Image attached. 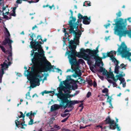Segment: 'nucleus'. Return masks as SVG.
Returning a JSON list of instances; mask_svg holds the SVG:
<instances>
[{"mask_svg": "<svg viewBox=\"0 0 131 131\" xmlns=\"http://www.w3.org/2000/svg\"><path fill=\"white\" fill-rule=\"evenodd\" d=\"M34 42L31 41L30 43L31 48H34L36 50H38L39 53H36L34 55L35 57L33 59L32 62L38 67L35 69L33 76L31 79V82L34 85V87L36 86H39L40 85L39 82L42 80L43 77L42 74L41 73L42 72V66L43 62H45L47 65L50 68H53L54 66L51 65L50 63L46 59L44 56V51L42 49L41 45L38 43L35 45Z\"/></svg>", "mask_w": 131, "mask_h": 131, "instance_id": "1", "label": "nucleus"}, {"mask_svg": "<svg viewBox=\"0 0 131 131\" xmlns=\"http://www.w3.org/2000/svg\"><path fill=\"white\" fill-rule=\"evenodd\" d=\"M3 26L4 28V32L5 33V40L3 42V44L4 45H5L7 43L9 46L10 50V51L7 50L5 51L4 48L2 46L0 45V48L6 54H8V57L7 58V60H6L3 64H1L2 67L1 70L0 71V77H2L3 74L4 73V70L7 69L8 66H10L11 64V60L12 58V46L11 43L13 42V41L10 39V35L8 29L5 27L4 24H3Z\"/></svg>", "mask_w": 131, "mask_h": 131, "instance_id": "2", "label": "nucleus"}, {"mask_svg": "<svg viewBox=\"0 0 131 131\" xmlns=\"http://www.w3.org/2000/svg\"><path fill=\"white\" fill-rule=\"evenodd\" d=\"M113 25H115L114 29V33L119 36L120 40L121 37L126 36L127 34L131 38V30H127L126 26L127 24L126 19H124L121 18H119L118 21Z\"/></svg>", "mask_w": 131, "mask_h": 131, "instance_id": "3", "label": "nucleus"}, {"mask_svg": "<svg viewBox=\"0 0 131 131\" xmlns=\"http://www.w3.org/2000/svg\"><path fill=\"white\" fill-rule=\"evenodd\" d=\"M71 20L69 21V24L70 28V33H73L75 37L74 41L71 40L69 42V48L70 49H75L76 48V46L75 45L79 43V39L81 34V33L79 30H77L76 31L74 30V28L77 29L78 24L75 23L76 20L75 18L72 16L70 17Z\"/></svg>", "mask_w": 131, "mask_h": 131, "instance_id": "4", "label": "nucleus"}, {"mask_svg": "<svg viewBox=\"0 0 131 131\" xmlns=\"http://www.w3.org/2000/svg\"><path fill=\"white\" fill-rule=\"evenodd\" d=\"M71 51L67 52L65 56L68 54V58L69 59V62L71 65V68L73 71L75 72V73L73 74L72 76L74 78L80 76L81 75V73L79 69L78 64L77 63L74 64L75 62V56L76 55V50L75 49H71Z\"/></svg>", "mask_w": 131, "mask_h": 131, "instance_id": "5", "label": "nucleus"}, {"mask_svg": "<svg viewBox=\"0 0 131 131\" xmlns=\"http://www.w3.org/2000/svg\"><path fill=\"white\" fill-rule=\"evenodd\" d=\"M99 46L96 48V50H91L89 49H87L84 50L83 49L84 51L81 52H77L76 51V56L79 58H81L85 60L89 61L92 59V56H93L99 52Z\"/></svg>", "mask_w": 131, "mask_h": 131, "instance_id": "6", "label": "nucleus"}, {"mask_svg": "<svg viewBox=\"0 0 131 131\" xmlns=\"http://www.w3.org/2000/svg\"><path fill=\"white\" fill-rule=\"evenodd\" d=\"M74 80L71 78V75H68L66 77V80L64 81H61L59 87L58 88L59 91L61 92L63 90L64 93H70V89L71 85L70 84L74 82Z\"/></svg>", "mask_w": 131, "mask_h": 131, "instance_id": "7", "label": "nucleus"}, {"mask_svg": "<svg viewBox=\"0 0 131 131\" xmlns=\"http://www.w3.org/2000/svg\"><path fill=\"white\" fill-rule=\"evenodd\" d=\"M117 52L119 54H121L123 58H126L130 61H131V59L130 57H131V52H130V50L129 48H127L124 42L122 43L120 46H119Z\"/></svg>", "mask_w": 131, "mask_h": 131, "instance_id": "8", "label": "nucleus"}, {"mask_svg": "<svg viewBox=\"0 0 131 131\" xmlns=\"http://www.w3.org/2000/svg\"><path fill=\"white\" fill-rule=\"evenodd\" d=\"M17 6L13 8L12 10V12L10 14L8 13L9 10L7 6L6 7H3V18L6 19H10L11 18V16H16L15 10L16 7Z\"/></svg>", "mask_w": 131, "mask_h": 131, "instance_id": "9", "label": "nucleus"}, {"mask_svg": "<svg viewBox=\"0 0 131 131\" xmlns=\"http://www.w3.org/2000/svg\"><path fill=\"white\" fill-rule=\"evenodd\" d=\"M59 93L57 94L58 97L64 103H67L69 102V100L68 98L71 96H74L75 94H74L73 95H70L69 94V93H66V94H63L62 91L61 92H60L59 91Z\"/></svg>", "mask_w": 131, "mask_h": 131, "instance_id": "10", "label": "nucleus"}, {"mask_svg": "<svg viewBox=\"0 0 131 131\" xmlns=\"http://www.w3.org/2000/svg\"><path fill=\"white\" fill-rule=\"evenodd\" d=\"M106 120L110 124V129H114L116 127L118 131H120L121 129L120 127L118 126V124H117L114 120L111 119L110 118H107Z\"/></svg>", "mask_w": 131, "mask_h": 131, "instance_id": "11", "label": "nucleus"}, {"mask_svg": "<svg viewBox=\"0 0 131 131\" xmlns=\"http://www.w3.org/2000/svg\"><path fill=\"white\" fill-rule=\"evenodd\" d=\"M121 73H119V74L116 75L115 77L117 78L120 81V84H122L123 86V87H125L126 86V82H125V80L124 78L122 77L125 75V74L123 73L122 74V72H121Z\"/></svg>", "mask_w": 131, "mask_h": 131, "instance_id": "12", "label": "nucleus"}, {"mask_svg": "<svg viewBox=\"0 0 131 131\" xmlns=\"http://www.w3.org/2000/svg\"><path fill=\"white\" fill-rule=\"evenodd\" d=\"M116 54V52L114 51H112L110 52L107 53L106 54V56H108L110 58V59L112 60V61L113 62L118 61L115 58L114 55Z\"/></svg>", "mask_w": 131, "mask_h": 131, "instance_id": "13", "label": "nucleus"}, {"mask_svg": "<svg viewBox=\"0 0 131 131\" xmlns=\"http://www.w3.org/2000/svg\"><path fill=\"white\" fill-rule=\"evenodd\" d=\"M78 18L79 19L83 18V24H90V18H88L87 16H85L83 17L80 14H79L78 15Z\"/></svg>", "mask_w": 131, "mask_h": 131, "instance_id": "14", "label": "nucleus"}, {"mask_svg": "<svg viewBox=\"0 0 131 131\" xmlns=\"http://www.w3.org/2000/svg\"><path fill=\"white\" fill-rule=\"evenodd\" d=\"M115 65V69L114 72L116 74H119V73H121V72H122L123 73H122V74H123L124 73L123 72L121 71L119 72V68L120 67L118 66V64L119 63V62L118 61H116L114 62Z\"/></svg>", "mask_w": 131, "mask_h": 131, "instance_id": "15", "label": "nucleus"}, {"mask_svg": "<svg viewBox=\"0 0 131 131\" xmlns=\"http://www.w3.org/2000/svg\"><path fill=\"white\" fill-rule=\"evenodd\" d=\"M105 75L108 78L112 79L113 81L115 82H116L118 80L117 78H115L114 77V74L112 72H106V74Z\"/></svg>", "mask_w": 131, "mask_h": 131, "instance_id": "16", "label": "nucleus"}, {"mask_svg": "<svg viewBox=\"0 0 131 131\" xmlns=\"http://www.w3.org/2000/svg\"><path fill=\"white\" fill-rule=\"evenodd\" d=\"M60 107L58 105L55 104L51 106L50 110L51 111H53L57 110Z\"/></svg>", "mask_w": 131, "mask_h": 131, "instance_id": "17", "label": "nucleus"}, {"mask_svg": "<svg viewBox=\"0 0 131 131\" xmlns=\"http://www.w3.org/2000/svg\"><path fill=\"white\" fill-rule=\"evenodd\" d=\"M18 119L15 121V123L16 125L17 126L19 125L20 124L22 126L21 127V128H23V126L25 125V122H21V121H18Z\"/></svg>", "mask_w": 131, "mask_h": 131, "instance_id": "18", "label": "nucleus"}, {"mask_svg": "<svg viewBox=\"0 0 131 131\" xmlns=\"http://www.w3.org/2000/svg\"><path fill=\"white\" fill-rule=\"evenodd\" d=\"M82 101H69V102L67 103H68L70 105H74L75 104L78 103L79 102H82Z\"/></svg>", "mask_w": 131, "mask_h": 131, "instance_id": "19", "label": "nucleus"}, {"mask_svg": "<svg viewBox=\"0 0 131 131\" xmlns=\"http://www.w3.org/2000/svg\"><path fill=\"white\" fill-rule=\"evenodd\" d=\"M99 71L100 72H102L103 73V75H105L106 74V71L105 69L102 67H100Z\"/></svg>", "mask_w": 131, "mask_h": 131, "instance_id": "20", "label": "nucleus"}, {"mask_svg": "<svg viewBox=\"0 0 131 131\" xmlns=\"http://www.w3.org/2000/svg\"><path fill=\"white\" fill-rule=\"evenodd\" d=\"M104 95L108 96V97L107 99V102H109L110 104L111 105V97H109L107 93L105 94V95Z\"/></svg>", "mask_w": 131, "mask_h": 131, "instance_id": "21", "label": "nucleus"}, {"mask_svg": "<svg viewBox=\"0 0 131 131\" xmlns=\"http://www.w3.org/2000/svg\"><path fill=\"white\" fill-rule=\"evenodd\" d=\"M31 97L30 95V92H28L26 94V98L28 99H29Z\"/></svg>", "mask_w": 131, "mask_h": 131, "instance_id": "22", "label": "nucleus"}, {"mask_svg": "<svg viewBox=\"0 0 131 131\" xmlns=\"http://www.w3.org/2000/svg\"><path fill=\"white\" fill-rule=\"evenodd\" d=\"M19 113L20 114H21V115L19 116L18 117L20 118L23 117V120L25 116V115H23L22 112H20Z\"/></svg>", "mask_w": 131, "mask_h": 131, "instance_id": "23", "label": "nucleus"}, {"mask_svg": "<svg viewBox=\"0 0 131 131\" xmlns=\"http://www.w3.org/2000/svg\"><path fill=\"white\" fill-rule=\"evenodd\" d=\"M62 131H73V130L71 129H68L67 128H63L62 129Z\"/></svg>", "mask_w": 131, "mask_h": 131, "instance_id": "24", "label": "nucleus"}, {"mask_svg": "<svg viewBox=\"0 0 131 131\" xmlns=\"http://www.w3.org/2000/svg\"><path fill=\"white\" fill-rule=\"evenodd\" d=\"M116 15L117 17H120L122 15L121 12L120 11H119L118 13H116Z\"/></svg>", "mask_w": 131, "mask_h": 131, "instance_id": "25", "label": "nucleus"}, {"mask_svg": "<svg viewBox=\"0 0 131 131\" xmlns=\"http://www.w3.org/2000/svg\"><path fill=\"white\" fill-rule=\"evenodd\" d=\"M30 35V37L32 39V40H34V37H35V35L34 34H29Z\"/></svg>", "mask_w": 131, "mask_h": 131, "instance_id": "26", "label": "nucleus"}, {"mask_svg": "<svg viewBox=\"0 0 131 131\" xmlns=\"http://www.w3.org/2000/svg\"><path fill=\"white\" fill-rule=\"evenodd\" d=\"M108 91V90L107 88H105L102 91V92L103 93H107Z\"/></svg>", "mask_w": 131, "mask_h": 131, "instance_id": "27", "label": "nucleus"}, {"mask_svg": "<svg viewBox=\"0 0 131 131\" xmlns=\"http://www.w3.org/2000/svg\"><path fill=\"white\" fill-rule=\"evenodd\" d=\"M32 111H31L30 112H29L27 113L26 115L27 116H32Z\"/></svg>", "mask_w": 131, "mask_h": 131, "instance_id": "28", "label": "nucleus"}, {"mask_svg": "<svg viewBox=\"0 0 131 131\" xmlns=\"http://www.w3.org/2000/svg\"><path fill=\"white\" fill-rule=\"evenodd\" d=\"M120 66L122 68H125V67H126V65H125L123 63H122L121 64ZM124 69L125 68H124Z\"/></svg>", "mask_w": 131, "mask_h": 131, "instance_id": "29", "label": "nucleus"}, {"mask_svg": "<svg viewBox=\"0 0 131 131\" xmlns=\"http://www.w3.org/2000/svg\"><path fill=\"white\" fill-rule=\"evenodd\" d=\"M69 114L68 113H64L61 114V115L63 117H66L67 115H68Z\"/></svg>", "mask_w": 131, "mask_h": 131, "instance_id": "30", "label": "nucleus"}, {"mask_svg": "<svg viewBox=\"0 0 131 131\" xmlns=\"http://www.w3.org/2000/svg\"><path fill=\"white\" fill-rule=\"evenodd\" d=\"M41 93L42 95H43L44 94H47V91L45 90L42 92Z\"/></svg>", "mask_w": 131, "mask_h": 131, "instance_id": "31", "label": "nucleus"}, {"mask_svg": "<svg viewBox=\"0 0 131 131\" xmlns=\"http://www.w3.org/2000/svg\"><path fill=\"white\" fill-rule=\"evenodd\" d=\"M98 60H99L100 61V62L102 64V66H103V63L102 61V59L101 58L98 57Z\"/></svg>", "mask_w": 131, "mask_h": 131, "instance_id": "32", "label": "nucleus"}, {"mask_svg": "<svg viewBox=\"0 0 131 131\" xmlns=\"http://www.w3.org/2000/svg\"><path fill=\"white\" fill-rule=\"evenodd\" d=\"M96 127H100V128H101V129H102V130H103V129H106V127H104V128H102V126L100 125H97L96 126Z\"/></svg>", "mask_w": 131, "mask_h": 131, "instance_id": "33", "label": "nucleus"}, {"mask_svg": "<svg viewBox=\"0 0 131 131\" xmlns=\"http://www.w3.org/2000/svg\"><path fill=\"white\" fill-rule=\"evenodd\" d=\"M86 2H87V5L88 6H90L91 5L90 4L91 2H90L86 1L85 2V3Z\"/></svg>", "mask_w": 131, "mask_h": 131, "instance_id": "34", "label": "nucleus"}, {"mask_svg": "<svg viewBox=\"0 0 131 131\" xmlns=\"http://www.w3.org/2000/svg\"><path fill=\"white\" fill-rule=\"evenodd\" d=\"M110 24V23H108L107 24L104 25V26L107 29L108 27H109Z\"/></svg>", "mask_w": 131, "mask_h": 131, "instance_id": "35", "label": "nucleus"}, {"mask_svg": "<svg viewBox=\"0 0 131 131\" xmlns=\"http://www.w3.org/2000/svg\"><path fill=\"white\" fill-rule=\"evenodd\" d=\"M33 119H31L30 121L29 122V125H32L33 123Z\"/></svg>", "mask_w": 131, "mask_h": 131, "instance_id": "36", "label": "nucleus"}, {"mask_svg": "<svg viewBox=\"0 0 131 131\" xmlns=\"http://www.w3.org/2000/svg\"><path fill=\"white\" fill-rule=\"evenodd\" d=\"M92 85H93L94 86V87H95L97 85L96 83L94 81L93 83H92Z\"/></svg>", "mask_w": 131, "mask_h": 131, "instance_id": "37", "label": "nucleus"}, {"mask_svg": "<svg viewBox=\"0 0 131 131\" xmlns=\"http://www.w3.org/2000/svg\"><path fill=\"white\" fill-rule=\"evenodd\" d=\"M68 117H67L65 118L64 119L62 120L61 121V122H65L68 119Z\"/></svg>", "mask_w": 131, "mask_h": 131, "instance_id": "38", "label": "nucleus"}, {"mask_svg": "<svg viewBox=\"0 0 131 131\" xmlns=\"http://www.w3.org/2000/svg\"><path fill=\"white\" fill-rule=\"evenodd\" d=\"M57 69V71L58 72H59L60 71L61 72H60V75H61L62 74V71H61V70L60 69H59L58 68Z\"/></svg>", "mask_w": 131, "mask_h": 131, "instance_id": "39", "label": "nucleus"}, {"mask_svg": "<svg viewBox=\"0 0 131 131\" xmlns=\"http://www.w3.org/2000/svg\"><path fill=\"white\" fill-rule=\"evenodd\" d=\"M91 95V93L90 92H89L87 94V97H89Z\"/></svg>", "mask_w": 131, "mask_h": 131, "instance_id": "40", "label": "nucleus"}, {"mask_svg": "<svg viewBox=\"0 0 131 131\" xmlns=\"http://www.w3.org/2000/svg\"><path fill=\"white\" fill-rule=\"evenodd\" d=\"M126 19V20H128L129 22L130 23L131 22V17H129L127 19Z\"/></svg>", "mask_w": 131, "mask_h": 131, "instance_id": "41", "label": "nucleus"}, {"mask_svg": "<svg viewBox=\"0 0 131 131\" xmlns=\"http://www.w3.org/2000/svg\"><path fill=\"white\" fill-rule=\"evenodd\" d=\"M98 76L101 80H103L104 78L101 75H98Z\"/></svg>", "mask_w": 131, "mask_h": 131, "instance_id": "42", "label": "nucleus"}, {"mask_svg": "<svg viewBox=\"0 0 131 131\" xmlns=\"http://www.w3.org/2000/svg\"><path fill=\"white\" fill-rule=\"evenodd\" d=\"M31 53L30 54L31 56H32L33 55L34 53V50H32L31 51Z\"/></svg>", "mask_w": 131, "mask_h": 131, "instance_id": "43", "label": "nucleus"}, {"mask_svg": "<svg viewBox=\"0 0 131 131\" xmlns=\"http://www.w3.org/2000/svg\"><path fill=\"white\" fill-rule=\"evenodd\" d=\"M113 86L114 87H116V86H117V85L116 84V83H115L113 82Z\"/></svg>", "mask_w": 131, "mask_h": 131, "instance_id": "44", "label": "nucleus"}, {"mask_svg": "<svg viewBox=\"0 0 131 131\" xmlns=\"http://www.w3.org/2000/svg\"><path fill=\"white\" fill-rule=\"evenodd\" d=\"M81 22V19H78V21H77V23H79V22Z\"/></svg>", "mask_w": 131, "mask_h": 131, "instance_id": "45", "label": "nucleus"}, {"mask_svg": "<svg viewBox=\"0 0 131 131\" xmlns=\"http://www.w3.org/2000/svg\"><path fill=\"white\" fill-rule=\"evenodd\" d=\"M41 37L39 35L37 37V38L39 39H41Z\"/></svg>", "mask_w": 131, "mask_h": 131, "instance_id": "46", "label": "nucleus"}, {"mask_svg": "<svg viewBox=\"0 0 131 131\" xmlns=\"http://www.w3.org/2000/svg\"><path fill=\"white\" fill-rule=\"evenodd\" d=\"M53 91H47V94L52 93Z\"/></svg>", "mask_w": 131, "mask_h": 131, "instance_id": "47", "label": "nucleus"}, {"mask_svg": "<svg viewBox=\"0 0 131 131\" xmlns=\"http://www.w3.org/2000/svg\"><path fill=\"white\" fill-rule=\"evenodd\" d=\"M70 12L71 13V16H72L73 15V11L71 10H70Z\"/></svg>", "mask_w": 131, "mask_h": 131, "instance_id": "48", "label": "nucleus"}, {"mask_svg": "<svg viewBox=\"0 0 131 131\" xmlns=\"http://www.w3.org/2000/svg\"><path fill=\"white\" fill-rule=\"evenodd\" d=\"M110 36L106 37L105 38V40L106 41H107L109 38Z\"/></svg>", "mask_w": 131, "mask_h": 131, "instance_id": "49", "label": "nucleus"}, {"mask_svg": "<svg viewBox=\"0 0 131 131\" xmlns=\"http://www.w3.org/2000/svg\"><path fill=\"white\" fill-rule=\"evenodd\" d=\"M49 6V8H50L51 9H52V8L53 7H54V5H52V6Z\"/></svg>", "mask_w": 131, "mask_h": 131, "instance_id": "50", "label": "nucleus"}, {"mask_svg": "<svg viewBox=\"0 0 131 131\" xmlns=\"http://www.w3.org/2000/svg\"><path fill=\"white\" fill-rule=\"evenodd\" d=\"M36 112H34L32 113V116H34V115H36Z\"/></svg>", "mask_w": 131, "mask_h": 131, "instance_id": "51", "label": "nucleus"}, {"mask_svg": "<svg viewBox=\"0 0 131 131\" xmlns=\"http://www.w3.org/2000/svg\"><path fill=\"white\" fill-rule=\"evenodd\" d=\"M37 26L36 25H35L34 27H33L32 28V29L34 30L35 28H37Z\"/></svg>", "mask_w": 131, "mask_h": 131, "instance_id": "52", "label": "nucleus"}, {"mask_svg": "<svg viewBox=\"0 0 131 131\" xmlns=\"http://www.w3.org/2000/svg\"><path fill=\"white\" fill-rule=\"evenodd\" d=\"M49 6V5H43V8H45L46 7H48Z\"/></svg>", "mask_w": 131, "mask_h": 131, "instance_id": "53", "label": "nucleus"}, {"mask_svg": "<svg viewBox=\"0 0 131 131\" xmlns=\"http://www.w3.org/2000/svg\"><path fill=\"white\" fill-rule=\"evenodd\" d=\"M71 71V69H68L67 70V72H70Z\"/></svg>", "mask_w": 131, "mask_h": 131, "instance_id": "54", "label": "nucleus"}, {"mask_svg": "<svg viewBox=\"0 0 131 131\" xmlns=\"http://www.w3.org/2000/svg\"><path fill=\"white\" fill-rule=\"evenodd\" d=\"M86 127V126H85V127H82V126H80V129H81V128H85Z\"/></svg>", "mask_w": 131, "mask_h": 131, "instance_id": "55", "label": "nucleus"}, {"mask_svg": "<svg viewBox=\"0 0 131 131\" xmlns=\"http://www.w3.org/2000/svg\"><path fill=\"white\" fill-rule=\"evenodd\" d=\"M69 112V111L68 110H65L64 112V113H66V112Z\"/></svg>", "mask_w": 131, "mask_h": 131, "instance_id": "56", "label": "nucleus"}, {"mask_svg": "<svg viewBox=\"0 0 131 131\" xmlns=\"http://www.w3.org/2000/svg\"><path fill=\"white\" fill-rule=\"evenodd\" d=\"M89 84L90 85H92V83L91 82H89Z\"/></svg>", "mask_w": 131, "mask_h": 131, "instance_id": "57", "label": "nucleus"}, {"mask_svg": "<svg viewBox=\"0 0 131 131\" xmlns=\"http://www.w3.org/2000/svg\"><path fill=\"white\" fill-rule=\"evenodd\" d=\"M35 95H36V96H37V94H34V95H32V97H34L35 96Z\"/></svg>", "mask_w": 131, "mask_h": 131, "instance_id": "58", "label": "nucleus"}, {"mask_svg": "<svg viewBox=\"0 0 131 131\" xmlns=\"http://www.w3.org/2000/svg\"><path fill=\"white\" fill-rule=\"evenodd\" d=\"M108 81L110 83H111L112 82V81L110 80H108Z\"/></svg>", "mask_w": 131, "mask_h": 131, "instance_id": "59", "label": "nucleus"}, {"mask_svg": "<svg viewBox=\"0 0 131 131\" xmlns=\"http://www.w3.org/2000/svg\"><path fill=\"white\" fill-rule=\"evenodd\" d=\"M121 93H119V94H118V95H117V96H120L121 95Z\"/></svg>", "mask_w": 131, "mask_h": 131, "instance_id": "60", "label": "nucleus"}, {"mask_svg": "<svg viewBox=\"0 0 131 131\" xmlns=\"http://www.w3.org/2000/svg\"><path fill=\"white\" fill-rule=\"evenodd\" d=\"M66 32V29L65 28L64 29V30H63V32Z\"/></svg>", "mask_w": 131, "mask_h": 131, "instance_id": "61", "label": "nucleus"}, {"mask_svg": "<svg viewBox=\"0 0 131 131\" xmlns=\"http://www.w3.org/2000/svg\"><path fill=\"white\" fill-rule=\"evenodd\" d=\"M47 39L46 38H45L43 40V42L46 41Z\"/></svg>", "mask_w": 131, "mask_h": 131, "instance_id": "62", "label": "nucleus"}, {"mask_svg": "<svg viewBox=\"0 0 131 131\" xmlns=\"http://www.w3.org/2000/svg\"><path fill=\"white\" fill-rule=\"evenodd\" d=\"M29 2V3H33V2L32 1H29V2Z\"/></svg>", "mask_w": 131, "mask_h": 131, "instance_id": "63", "label": "nucleus"}, {"mask_svg": "<svg viewBox=\"0 0 131 131\" xmlns=\"http://www.w3.org/2000/svg\"><path fill=\"white\" fill-rule=\"evenodd\" d=\"M38 131H42V130L41 129H40L38 130Z\"/></svg>", "mask_w": 131, "mask_h": 131, "instance_id": "64", "label": "nucleus"}]
</instances>
